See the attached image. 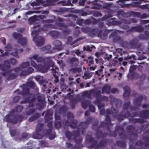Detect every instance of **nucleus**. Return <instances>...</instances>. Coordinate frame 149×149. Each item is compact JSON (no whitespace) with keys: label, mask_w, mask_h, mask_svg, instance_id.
I'll list each match as a JSON object with an SVG mask.
<instances>
[{"label":"nucleus","mask_w":149,"mask_h":149,"mask_svg":"<svg viewBox=\"0 0 149 149\" xmlns=\"http://www.w3.org/2000/svg\"><path fill=\"white\" fill-rule=\"evenodd\" d=\"M6 63H5V65H6Z\"/></svg>","instance_id":"nucleus-27"},{"label":"nucleus","mask_w":149,"mask_h":149,"mask_svg":"<svg viewBox=\"0 0 149 149\" xmlns=\"http://www.w3.org/2000/svg\"><path fill=\"white\" fill-rule=\"evenodd\" d=\"M54 72H55L54 70Z\"/></svg>","instance_id":"nucleus-30"},{"label":"nucleus","mask_w":149,"mask_h":149,"mask_svg":"<svg viewBox=\"0 0 149 149\" xmlns=\"http://www.w3.org/2000/svg\"><path fill=\"white\" fill-rule=\"evenodd\" d=\"M109 56V57H108V60H109V59L110 58H111L112 57V55H110Z\"/></svg>","instance_id":"nucleus-16"},{"label":"nucleus","mask_w":149,"mask_h":149,"mask_svg":"<svg viewBox=\"0 0 149 149\" xmlns=\"http://www.w3.org/2000/svg\"><path fill=\"white\" fill-rule=\"evenodd\" d=\"M89 61L90 62V63L93 64L92 58H89Z\"/></svg>","instance_id":"nucleus-10"},{"label":"nucleus","mask_w":149,"mask_h":149,"mask_svg":"<svg viewBox=\"0 0 149 149\" xmlns=\"http://www.w3.org/2000/svg\"><path fill=\"white\" fill-rule=\"evenodd\" d=\"M91 74H90L88 76V74H85V77L86 78H89L91 77Z\"/></svg>","instance_id":"nucleus-8"},{"label":"nucleus","mask_w":149,"mask_h":149,"mask_svg":"<svg viewBox=\"0 0 149 149\" xmlns=\"http://www.w3.org/2000/svg\"><path fill=\"white\" fill-rule=\"evenodd\" d=\"M118 61H122V60H122V58H118Z\"/></svg>","instance_id":"nucleus-17"},{"label":"nucleus","mask_w":149,"mask_h":149,"mask_svg":"<svg viewBox=\"0 0 149 149\" xmlns=\"http://www.w3.org/2000/svg\"><path fill=\"white\" fill-rule=\"evenodd\" d=\"M12 54L14 56H17V54L16 53H12Z\"/></svg>","instance_id":"nucleus-14"},{"label":"nucleus","mask_w":149,"mask_h":149,"mask_svg":"<svg viewBox=\"0 0 149 149\" xmlns=\"http://www.w3.org/2000/svg\"><path fill=\"white\" fill-rule=\"evenodd\" d=\"M73 0V2H77V0Z\"/></svg>","instance_id":"nucleus-22"},{"label":"nucleus","mask_w":149,"mask_h":149,"mask_svg":"<svg viewBox=\"0 0 149 149\" xmlns=\"http://www.w3.org/2000/svg\"><path fill=\"white\" fill-rule=\"evenodd\" d=\"M13 36L15 38H19L18 42L23 46H25L26 45L27 40L26 38H23L20 35L15 33L13 34Z\"/></svg>","instance_id":"nucleus-3"},{"label":"nucleus","mask_w":149,"mask_h":149,"mask_svg":"<svg viewBox=\"0 0 149 149\" xmlns=\"http://www.w3.org/2000/svg\"><path fill=\"white\" fill-rule=\"evenodd\" d=\"M7 48L6 49V52L5 53V55H6L7 54V48Z\"/></svg>","instance_id":"nucleus-19"},{"label":"nucleus","mask_w":149,"mask_h":149,"mask_svg":"<svg viewBox=\"0 0 149 149\" xmlns=\"http://www.w3.org/2000/svg\"><path fill=\"white\" fill-rule=\"evenodd\" d=\"M10 62L13 64H15L16 63V60L14 58L11 59Z\"/></svg>","instance_id":"nucleus-7"},{"label":"nucleus","mask_w":149,"mask_h":149,"mask_svg":"<svg viewBox=\"0 0 149 149\" xmlns=\"http://www.w3.org/2000/svg\"><path fill=\"white\" fill-rule=\"evenodd\" d=\"M10 78V79H12V78Z\"/></svg>","instance_id":"nucleus-29"},{"label":"nucleus","mask_w":149,"mask_h":149,"mask_svg":"<svg viewBox=\"0 0 149 149\" xmlns=\"http://www.w3.org/2000/svg\"><path fill=\"white\" fill-rule=\"evenodd\" d=\"M58 63L59 64H61V61H59V62H58Z\"/></svg>","instance_id":"nucleus-23"},{"label":"nucleus","mask_w":149,"mask_h":149,"mask_svg":"<svg viewBox=\"0 0 149 149\" xmlns=\"http://www.w3.org/2000/svg\"><path fill=\"white\" fill-rule=\"evenodd\" d=\"M84 1H84V0H81V2H80L81 3V4H83L84 3Z\"/></svg>","instance_id":"nucleus-18"},{"label":"nucleus","mask_w":149,"mask_h":149,"mask_svg":"<svg viewBox=\"0 0 149 149\" xmlns=\"http://www.w3.org/2000/svg\"><path fill=\"white\" fill-rule=\"evenodd\" d=\"M90 69L91 70H94L95 69V68L93 67H91L90 68Z\"/></svg>","instance_id":"nucleus-12"},{"label":"nucleus","mask_w":149,"mask_h":149,"mask_svg":"<svg viewBox=\"0 0 149 149\" xmlns=\"http://www.w3.org/2000/svg\"><path fill=\"white\" fill-rule=\"evenodd\" d=\"M42 137V136L40 135H39L36 138V139H40Z\"/></svg>","instance_id":"nucleus-13"},{"label":"nucleus","mask_w":149,"mask_h":149,"mask_svg":"<svg viewBox=\"0 0 149 149\" xmlns=\"http://www.w3.org/2000/svg\"><path fill=\"white\" fill-rule=\"evenodd\" d=\"M90 109L93 112L94 111V108L92 106L90 107Z\"/></svg>","instance_id":"nucleus-11"},{"label":"nucleus","mask_w":149,"mask_h":149,"mask_svg":"<svg viewBox=\"0 0 149 149\" xmlns=\"http://www.w3.org/2000/svg\"><path fill=\"white\" fill-rule=\"evenodd\" d=\"M33 70V69L31 67L29 68H28L27 72L28 73H30L32 72Z\"/></svg>","instance_id":"nucleus-6"},{"label":"nucleus","mask_w":149,"mask_h":149,"mask_svg":"<svg viewBox=\"0 0 149 149\" xmlns=\"http://www.w3.org/2000/svg\"><path fill=\"white\" fill-rule=\"evenodd\" d=\"M52 65H54L53 64Z\"/></svg>","instance_id":"nucleus-31"},{"label":"nucleus","mask_w":149,"mask_h":149,"mask_svg":"<svg viewBox=\"0 0 149 149\" xmlns=\"http://www.w3.org/2000/svg\"><path fill=\"white\" fill-rule=\"evenodd\" d=\"M84 50H88L89 49H87L86 48H85V49H84Z\"/></svg>","instance_id":"nucleus-24"},{"label":"nucleus","mask_w":149,"mask_h":149,"mask_svg":"<svg viewBox=\"0 0 149 149\" xmlns=\"http://www.w3.org/2000/svg\"><path fill=\"white\" fill-rule=\"evenodd\" d=\"M3 51H2V50H0V53H1V54H2L3 53Z\"/></svg>","instance_id":"nucleus-20"},{"label":"nucleus","mask_w":149,"mask_h":149,"mask_svg":"<svg viewBox=\"0 0 149 149\" xmlns=\"http://www.w3.org/2000/svg\"><path fill=\"white\" fill-rule=\"evenodd\" d=\"M56 42H58V43H60V42L58 41H57Z\"/></svg>","instance_id":"nucleus-25"},{"label":"nucleus","mask_w":149,"mask_h":149,"mask_svg":"<svg viewBox=\"0 0 149 149\" xmlns=\"http://www.w3.org/2000/svg\"><path fill=\"white\" fill-rule=\"evenodd\" d=\"M127 63V62H123V65L124 66L125 65H126Z\"/></svg>","instance_id":"nucleus-15"},{"label":"nucleus","mask_w":149,"mask_h":149,"mask_svg":"<svg viewBox=\"0 0 149 149\" xmlns=\"http://www.w3.org/2000/svg\"><path fill=\"white\" fill-rule=\"evenodd\" d=\"M38 31H33L32 32V34L33 37V40L36 43L38 46H41L44 43V39L42 37H39L38 38V40H37L36 37L38 35Z\"/></svg>","instance_id":"nucleus-2"},{"label":"nucleus","mask_w":149,"mask_h":149,"mask_svg":"<svg viewBox=\"0 0 149 149\" xmlns=\"http://www.w3.org/2000/svg\"><path fill=\"white\" fill-rule=\"evenodd\" d=\"M119 75H120V76H121V74H120Z\"/></svg>","instance_id":"nucleus-26"},{"label":"nucleus","mask_w":149,"mask_h":149,"mask_svg":"<svg viewBox=\"0 0 149 149\" xmlns=\"http://www.w3.org/2000/svg\"><path fill=\"white\" fill-rule=\"evenodd\" d=\"M110 89V86L108 85L105 86L103 88L102 91L103 92L108 93L109 92Z\"/></svg>","instance_id":"nucleus-4"},{"label":"nucleus","mask_w":149,"mask_h":149,"mask_svg":"<svg viewBox=\"0 0 149 149\" xmlns=\"http://www.w3.org/2000/svg\"><path fill=\"white\" fill-rule=\"evenodd\" d=\"M141 1H144V0H141Z\"/></svg>","instance_id":"nucleus-28"},{"label":"nucleus","mask_w":149,"mask_h":149,"mask_svg":"<svg viewBox=\"0 0 149 149\" xmlns=\"http://www.w3.org/2000/svg\"><path fill=\"white\" fill-rule=\"evenodd\" d=\"M134 67V66H132L130 67V69H131L132 68H133Z\"/></svg>","instance_id":"nucleus-21"},{"label":"nucleus","mask_w":149,"mask_h":149,"mask_svg":"<svg viewBox=\"0 0 149 149\" xmlns=\"http://www.w3.org/2000/svg\"><path fill=\"white\" fill-rule=\"evenodd\" d=\"M41 58L37 55L34 56L31 59V65L37 70L42 72H47L49 68V66L46 64H39L37 65L34 61H33L35 59L37 61L40 60Z\"/></svg>","instance_id":"nucleus-1"},{"label":"nucleus","mask_w":149,"mask_h":149,"mask_svg":"<svg viewBox=\"0 0 149 149\" xmlns=\"http://www.w3.org/2000/svg\"><path fill=\"white\" fill-rule=\"evenodd\" d=\"M29 65V62H26L22 63L21 65V68H25L27 67Z\"/></svg>","instance_id":"nucleus-5"},{"label":"nucleus","mask_w":149,"mask_h":149,"mask_svg":"<svg viewBox=\"0 0 149 149\" xmlns=\"http://www.w3.org/2000/svg\"><path fill=\"white\" fill-rule=\"evenodd\" d=\"M1 40L3 43H5V39L4 38H1Z\"/></svg>","instance_id":"nucleus-9"}]
</instances>
